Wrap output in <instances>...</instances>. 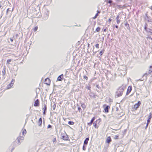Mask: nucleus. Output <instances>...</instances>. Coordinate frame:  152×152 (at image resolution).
Returning <instances> with one entry per match:
<instances>
[{"mask_svg":"<svg viewBox=\"0 0 152 152\" xmlns=\"http://www.w3.org/2000/svg\"><path fill=\"white\" fill-rule=\"evenodd\" d=\"M148 117V119H150L151 118V113H150V115Z\"/></svg>","mask_w":152,"mask_h":152,"instance_id":"nucleus-44","label":"nucleus"},{"mask_svg":"<svg viewBox=\"0 0 152 152\" xmlns=\"http://www.w3.org/2000/svg\"><path fill=\"white\" fill-rule=\"evenodd\" d=\"M147 24L145 23V27H144V29L145 30V31H146L147 32H148V31L147 30Z\"/></svg>","mask_w":152,"mask_h":152,"instance_id":"nucleus-21","label":"nucleus"},{"mask_svg":"<svg viewBox=\"0 0 152 152\" xmlns=\"http://www.w3.org/2000/svg\"><path fill=\"white\" fill-rule=\"evenodd\" d=\"M14 149V148H12V150H13V149Z\"/></svg>","mask_w":152,"mask_h":152,"instance_id":"nucleus-64","label":"nucleus"},{"mask_svg":"<svg viewBox=\"0 0 152 152\" xmlns=\"http://www.w3.org/2000/svg\"><path fill=\"white\" fill-rule=\"evenodd\" d=\"M39 105V101L38 99H37L34 103V105L35 107L38 106Z\"/></svg>","mask_w":152,"mask_h":152,"instance_id":"nucleus-10","label":"nucleus"},{"mask_svg":"<svg viewBox=\"0 0 152 152\" xmlns=\"http://www.w3.org/2000/svg\"><path fill=\"white\" fill-rule=\"evenodd\" d=\"M113 2V1L112 0H109L108 1V3L109 4H111Z\"/></svg>","mask_w":152,"mask_h":152,"instance_id":"nucleus-34","label":"nucleus"},{"mask_svg":"<svg viewBox=\"0 0 152 152\" xmlns=\"http://www.w3.org/2000/svg\"><path fill=\"white\" fill-rule=\"evenodd\" d=\"M92 123L91 122H90L89 123H88V125L89 126H91L92 125Z\"/></svg>","mask_w":152,"mask_h":152,"instance_id":"nucleus-35","label":"nucleus"},{"mask_svg":"<svg viewBox=\"0 0 152 152\" xmlns=\"http://www.w3.org/2000/svg\"><path fill=\"white\" fill-rule=\"evenodd\" d=\"M26 130L25 129H24V130L23 131L22 133L23 134V135H24V133L26 134Z\"/></svg>","mask_w":152,"mask_h":152,"instance_id":"nucleus-27","label":"nucleus"},{"mask_svg":"<svg viewBox=\"0 0 152 152\" xmlns=\"http://www.w3.org/2000/svg\"><path fill=\"white\" fill-rule=\"evenodd\" d=\"M37 29H38V27H37V26L35 27L34 28V31H36L37 30Z\"/></svg>","mask_w":152,"mask_h":152,"instance_id":"nucleus-30","label":"nucleus"},{"mask_svg":"<svg viewBox=\"0 0 152 152\" xmlns=\"http://www.w3.org/2000/svg\"><path fill=\"white\" fill-rule=\"evenodd\" d=\"M151 9L152 10V6L150 7Z\"/></svg>","mask_w":152,"mask_h":152,"instance_id":"nucleus-62","label":"nucleus"},{"mask_svg":"<svg viewBox=\"0 0 152 152\" xmlns=\"http://www.w3.org/2000/svg\"><path fill=\"white\" fill-rule=\"evenodd\" d=\"M148 32L150 33V35H151L152 34V32L150 31H148Z\"/></svg>","mask_w":152,"mask_h":152,"instance_id":"nucleus-52","label":"nucleus"},{"mask_svg":"<svg viewBox=\"0 0 152 152\" xmlns=\"http://www.w3.org/2000/svg\"><path fill=\"white\" fill-rule=\"evenodd\" d=\"M10 40L12 42L13 41V39L12 38H10Z\"/></svg>","mask_w":152,"mask_h":152,"instance_id":"nucleus-47","label":"nucleus"},{"mask_svg":"<svg viewBox=\"0 0 152 152\" xmlns=\"http://www.w3.org/2000/svg\"><path fill=\"white\" fill-rule=\"evenodd\" d=\"M45 112L46 111L43 110V113L44 115L45 114Z\"/></svg>","mask_w":152,"mask_h":152,"instance_id":"nucleus-54","label":"nucleus"},{"mask_svg":"<svg viewBox=\"0 0 152 152\" xmlns=\"http://www.w3.org/2000/svg\"><path fill=\"white\" fill-rule=\"evenodd\" d=\"M111 140H112L111 137L110 136H109L107 138L106 140V142L109 144L111 142Z\"/></svg>","mask_w":152,"mask_h":152,"instance_id":"nucleus-9","label":"nucleus"},{"mask_svg":"<svg viewBox=\"0 0 152 152\" xmlns=\"http://www.w3.org/2000/svg\"><path fill=\"white\" fill-rule=\"evenodd\" d=\"M112 20V19L110 18H109L108 20V21L109 22H110Z\"/></svg>","mask_w":152,"mask_h":152,"instance_id":"nucleus-49","label":"nucleus"},{"mask_svg":"<svg viewBox=\"0 0 152 152\" xmlns=\"http://www.w3.org/2000/svg\"><path fill=\"white\" fill-rule=\"evenodd\" d=\"M95 47L97 48H99V44H97L95 45Z\"/></svg>","mask_w":152,"mask_h":152,"instance_id":"nucleus-36","label":"nucleus"},{"mask_svg":"<svg viewBox=\"0 0 152 152\" xmlns=\"http://www.w3.org/2000/svg\"><path fill=\"white\" fill-rule=\"evenodd\" d=\"M53 110H54L55 109L56 107V104H54L53 105Z\"/></svg>","mask_w":152,"mask_h":152,"instance_id":"nucleus-32","label":"nucleus"},{"mask_svg":"<svg viewBox=\"0 0 152 152\" xmlns=\"http://www.w3.org/2000/svg\"><path fill=\"white\" fill-rule=\"evenodd\" d=\"M6 74V66H4L3 67V70L2 71V75L3 76V78L4 79H5V75Z\"/></svg>","mask_w":152,"mask_h":152,"instance_id":"nucleus-4","label":"nucleus"},{"mask_svg":"<svg viewBox=\"0 0 152 152\" xmlns=\"http://www.w3.org/2000/svg\"><path fill=\"white\" fill-rule=\"evenodd\" d=\"M119 7L120 8H123V7H125L124 5H123V6L119 5Z\"/></svg>","mask_w":152,"mask_h":152,"instance_id":"nucleus-43","label":"nucleus"},{"mask_svg":"<svg viewBox=\"0 0 152 152\" xmlns=\"http://www.w3.org/2000/svg\"><path fill=\"white\" fill-rule=\"evenodd\" d=\"M107 28H106L104 30V32H106V30H107Z\"/></svg>","mask_w":152,"mask_h":152,"instance_id":"nucleus-50","label":"nucleus"},{"mask_svg":"<svg viewBox=\"0 0 152 152\" xmlns=\"http://www.w3.org/2000/svg\"><path fill=\"white\" fill-rule=\"evenodd\" d=\"M96 18H97V17H96L95 16H94V17H93V19H96Z\"/></svg>","mask_w":152,"mask_h":152,"instance_id":"nucleus-56","label":"nucleus"},{"mask_svg":"<svg viewBox=\"0 0 152 152\" xmlns=\"http://www.w3.org/2000/svg\"><path fill=\"white\" fill-rule=\"evenodd\" d=\"M117 20V23L118 24L120 23V20L119 19L116 20Z\"/></svg>","mask_w":152,"mask_h":152,"instance_id":"nucleus-40","label":"nucleus"},{"mask_svg":"<svg viewBox=\"0 0 152 152\" xmlns=\"http://www.w3.org/2000/svg\"><path fill=\"white\" fill-rule=\"evenodd\" d=\"M104 53V50H101L99 54H100V56H102Z\"/></svg>","mask_w":152,"mask_h":152,"instance_id":"nucleus-25","label":"nucleus"},{"mask_svg":"<svg viewBox=\"0 0 152 152\" xmlns=\"http://www.w3.org/2000/svg\"><path fill=\"white\" fill-rule=\"evenodd\" d=\"M83 149L84 151L86 149V148L84 145H83Z\"/></svg>","mask_w":152,"mask_h":152,"instance_id":"nucleus-41","label":"nucleus"},{"mask_svg":"<svg viewBox=\"0 0 152 152\" xmlns=\"http://www.w3.org/2000/svg\"><path fill=\"white\" fill-rule=\"evenodd\" d=\"M116 110L117 111H118V109H119L118 108V107H116Z\"/></svg>","mask_w":152,"mask_h":152,"instance_id":"nucleus-58","label":"nucleus"},{"mask_svg":"<svg viewBox=\"0 0 152 152\" xmlns=\"http://www.w3.org/2000/svg\"><path fill=\"white\" fill-rule=\"evenodd\" d=\"M87 88H88V89L90 90V87H88Z\"/></svg>","mask_w":152,"mask_h":152,"instance_id":"nucleus-60","label":"nucleus"},{"mask_svg":"<svg viewBox=\"0 0 152 152\" xmlns=\"http://www.w3.org/2000/svg\"><path fill=\"white\" fill-rule=\"evenodd\" d=\"M150 119H148L147 120V124H148L150 122Z\"/></svg>","mask_w":152,"mask_h":152,"instance_id":"nucleus-39","label":"nucleus"},{"mask_svg":"<svg viewBox=\"0 0 152 152\" xmlns=\"http://www.w3.org/2000/svg\"><path fill=\"white\" fill-rule=\"evenodd\" d=\"M95 117H93L92 119H91V122L92 123H93V121H94V120H95Z\"/></svg>","mask_w":152,"mask_h":152,"instance_id":"nucleus-23","label":"nucleus"},{"mask_svg":"<svg viewBox=\"0 0 152 152\" xmlns=\"http://www.w3.org/2000/svg\"><path fill=\"white\" fill-rule=\"evenodd\" d=\"M93 126H94L95 127V128H96L97 124L95 122H94L93 123Z\"/></svg>","mask_w":152,"mask_h":152,"instance_id":"nucleus-28","label":"nucleus"},{"mask_svg":"<svg viewBox=\"0 0 152 152\" xmlns=\"http://www.w3.org/2000/svg\"><path fill=\"white\" fill-rule=\"evenodd\" d=\"M62 139L64 140L67 141L69 140V138L68 137L67 135L66 134L65 135L62 136Z\"/></svg>","mask_w":152,"mask_h":152,"instance_id":"nucleus-7","label":"nucleus"},{"mask_svg":"<svg viewBox=\"0 0 152 152\" xmlns=\"http://www.w3.org/2000/svg\"><path fill=\"white\" fill-rule=\"evenodd\" d=\"M81 107L84 109L86 108V106L85 104H83L81 105Z\"/></svg>","mask_w":152,"mask_h":152,"instance_id":"nucleus-24","label":"nucleus"},{"mask_svg":"<svg viewBox=\"0 0 152 152\" xmlns=\"http://www.w3.org/2000/svg\"><path fill=\"white\" fill-rule=\"evenodd\" d=\"M78 109L79 112H80V110H81V109L80 107H78Z\"/></svg>","mask_w":152,"mask_h":152,"instance_id":"nucleus-45","label":"nucleus"},{"mask_svg":"<svg viewBox=\"0 0 152 152\" xmlns=\"http://www.w3.org/2000/svg\"><path fill=\"white\" fill-rule=\"evenodd\" d=\"M119 15H118L117 16L116 19V20H118V19H119Z\"/></svg>","mask_w":152,"mask_h":152,"instance_id":"nucleus-48","label":"nucleus"},{"mask_svg":"<svg viewBox=\"0 0 152 152\" xmlns=\"http://www.w3.org/2000/svg\"><path fill=\"white\" fill-rule=\"evenodd\" d=\"M118 136L117 135H115V139H118Z\"/></svg>","mask_w":152,"mask_h":152,"instance_id":"nucleus-42","label":"nucleus"},{"mask_svg":"<svg viewBox=\"0 0 152 152\" xmlns=\"http://www.w3.org/2000/svg\"><path fill=\"white\" fill-rule=\"evenodd\" d=\"M21 138V142H22V141L24 139V137H23L19 136Z\"/></svg>","mask_w":152,"mask_h":152,"instance_id":"nucleus-29","label":"nucleus"},{"mask_svg":"<svg viewBox=\"0 0 152 152\" xmlns=\"http://www.w3.org/2000/svg\"><path fill=\"white\" fill-rule=\"evenodd\" d=\"M11 61H12L11 59H8V60H7V63H9V62H11Z\"/></svg>","mask_w":152,"mask_h":152,"instance_id":"nucleus-38","label":"nucleus"},{"mask_svg":"<svg viewBox=\"0 0 152 152\" xmlns=\"http://www.w3.org/2000/svg\"><path fill=\"white\" fill-rule=\"evenodd\" d=\"M115 28H118V26L117 25H115Z\"/></svg>","mask_w":152,"mask_h":152,"instance_id":"nucleus-57","label":"nucleus"},{"mask_svg":"<svg viewBox=\"0 0 152 152\" xmlns=\"http://www.w3.org/2000/svg\"><path fill=\"white\" fill-rule=\"evenodd\" d=\"M89 140V138L88 137L86 138L84 142V145H87L88 143V141Z\"/></svg>","mask_w":152,"mask_h":152,"instance_id":"nucleus-13","label":"nucleus"},{"mask_svg":"<svg viewBox=\"0 0 152 152\" xmlns=\"http://www.w3.org/2000/svg\"><path fill=\"white\" fill-rule=\"evenodd\" d=\"M83 78L86 79V80H87L88 79V77L87 76L85 75L83 76Z\"/></svg>","mask_w":152,"mask_h":152,"instance_id":"nucleus-31","label":"nucleus"},{"mask_svg":"<svg viewBox=\"0 0 152 152\" xmlns=\"http://www.w3.org/2000/svg\"><path fill=\"white\" fill-rule=\"evenodd\" d=\"M13 85V83H10L7 86V88L9 89L11 87H12Z\"/></svg>","mask_w":152,"mask_h":152,"instance_id":"nucleus-17","label":"nucleus"},{"mask_svg":"<svg viewBox=\"0 0 152 152\" xmlns=\"http://www.w3.org/2000/svg\"><path fill=\"white\" fill-rule=\"evenodd\" d=\"M125 26L128 30H130V27H129V24L128 23H125Z\"/></svg>","mask_w":152,"mask_h":152,"instance_id":"nucleus-16","label":"nucleus"},{"mask_svg":"<svg viewBox=\"0 0 152 152\" xmlns=\"http://www.w3.org/2000/svg\"><path fill=\"white\" fill-rule=\"evenodd\" d=\"M148 126V124H147V125L145 127V129H146V128H147Z\"/></svg>","mask_w":152,"mask_h":152,"instance_id":"nucleus-59","label":"nucleus"},{"mask_svg":"<svg viewBox=\"0 0 152 152\" xmlns=\"http://www.w3.org/2000/svg\"><path fill=\"white\" fill-rule=\"evenodd\" d=\"M110 107L108 105L106 106L104 108V110L105 112L106 113H108L109 112V109Z\"/></svg>","mask_w":152,"mask_h":152,"instance_id":"nucleus-11","label":"nucleus"},{"mask_svg":"<svg viewBox=\"0 0 152 152\" xmlns=\"http://www.w3.org/2000/svg\"><path fill=\"white\" fill-rule=\"evenodd\" d=\"M56 139L55 138H54L53 140V142L54 143V142H55L56 143Z\"/></svg>","mask_w":152,"mask_h":152,"instance_id":"nucleus-33","label":"nucleus"},{"mask_svg":"<svg viewBox=\"0 0 152 152\" xmlns=\"http://www.w3.org/2000/svg\"><path fill=\"white\" fill-rule=\"evenodd\" d=\"M141 104V102L140 101H138V102L135 104L132 107V108L134 109L135 110L137 109L139 107Z\"/></svg>","mask_w":152,"mask_h":152,"instance_id":"nucleus-3","label":"nucleus"},{"mask_svg":"<svg viewBox=\"0 0 152 152\" xmlns=\"http://www.w3.org/2000/svg\"><path fill=\"white\" fill-rule=\"evenodd\" d=\"M45 84H46L48 85H50V80L49 78H46L45 80Z\"/></svg>","mask_w":152,"mask_h":152,"instance_id":"nucleus-5","label":"nucleus"},{"mask_svg":"<svg viewBox=\"0 0 152 152\" xmlns=\"http://www.w3.org/2000/svg\"><path fill=\"white\" fill-rule=\"evenodd\" d=\"M14 81H15V80L13 79H12V80L11 83H14Z\"/></svg>","mask_w":152,"mask_h":152,"instance_id":"nucleus-46","label":"nucleus"},{"mask_svg":"<svg viewBox=\"0 0 152 152\" xmlns=\"http://www.w3.org/2000/svg\"><path fill=\"white\" fill-rule=\"evenodd\" d=\"M144 18L145 20H147L148 22H150L152 23V19L150 17L148 16L147 13L145 14Z\"/></svg>","mask_w":152,"mask_h":152,"instance_id":"nucleus-2","label":"nucleus"},{"mask_svg":"<svg viewBox=\"0 0 152 152\" xmlns=\"http://www.w3.org/2000/svg\"><path fill=\"white\" fill-rule=\"evenodd\" d=\"M98 14L96 13L95 15V16L97 17L98 16Z\"/></svg>","mask_w":152,"mask_h":152,"instance_id":"nucleus-55","label":"nucleus"},{"mask_svg":"<svg viewBox=\"0 0 152 152\" xmlns=\"http://www.w3.org/2000/svg\"><path fill=\"white\" fill-rule=\"evenodd\" d=\"M42 110L44 111H46L47 110V106L45 104L44 107L42 108Z\"/></svg>","mask_w":152,"mask_h":152,"instance_id":"nucleus-19","label":"nucleus"},{"mask_svg":"<svg viewBox=\"0 0 152 152\" xmlns=\"http://www.w3.org/2000/svg\"><path fill=\"white\" fill-rule=\"evenodd\" d=\"M68 123L69 125H73L74 124V122L72 121H69L68 122Z\"/></svg>","mask_w":152,"mask_h":152,"instance_id":"nucleus-20","label":"nucleus"},{"mask_svg":"<svg viewBox=\"0 0 152 152\" xmlns=\"http://www.w3.org/2000/svg\"><path fill=\"white\" fill-rule=\"evenodd\" d=\"M96 52H94L93 53L95 54V53H96Z\"/></svg>","mask_w":152,"mask_h":152,"instance_id":"nucleus-63","label":"nucleus"},{"mask_svg":"<svg viewBox=\"0 0 152 152\" xmlns=\"http://www.w3.org/2000/svg\"><path fill=\"white\" fill-rule=\"evenodd\" d=\"M151 73H149L148 72V71L146 73H145L144 75H143V76H145V77H146L149 74H150Z\"/></svg>","mask_w":152,"mask_h":152,"instance_id":"nucleus-18","label":"nucleus"},{"mask_svg":"<svg viewBox=\"0 0 152 152\" xmlns=\"http://www.w3.org/2000/svg\"><path fill=\"white\" fill-rule=\"evenodd\" d=\"M64 77V75L63 74H62L59 75L57 78V81H61L62 80V78Z\"/></svg>","mask_w":152,"mask_h":152,"instance_id":"nucleus-8","label":"nucleus"},{"mask_svg":"<svg viewBox=\"0 0 152 152\" xmlns=\"http://www.w3.org/2000/svg\"><path fill=\"white\" fill-rule=\"evenodd\" d=\"M52 126L51 125L49 124L48 125V128H51Z\"/></svg>","mask_w":152,"mask_h":152,"instance_id":"nucleus-37","label":"nucleus"},{"mask_svg":"<svg viewBox=\"0 0 152 152\" xmlns=\"http://www.w3.org/2000/svg\"><path fill=\"white\" fill-rule=\"evenodd\" d=\"M17 141L18 142V145H20V144L21 141V138L20 137H18L17 139Z\"/></svg>","mask_w":152,"mask_h":152,"instance_id":"nucleus-15","label":"nucleus"},{"mask_svg":"<svg viewBox=\"0 0 152 152\" xmlns=\"http://www.w3.org/2000/svg\"><path fill=\"white\" fill-rule=\"evenodd\" d=\"M148 71L149 73H151L152 72V64L149 67Z\"/></svg>","mask_w":152,"mask_h":152,"instance_id":"nucleus-14","label":"nucleus"},{"mask_svg":"<svg viewBox=\"0 0 152 152\" xmlns=\"http://www.w3.org/2000/svg\"><path fill=\"white\" fill-rule=\"evenodd\" d=\"M96 87L98 88L99 89V88H100V87L99 86V85H97L96 86Z\"/></svg>","mask_w":152,"mask_h":152,"instance_id":"nucleus-53","label":"nucleus"},{"mask_svg":"<svg viewBox=\"0 0 152 152\" xmlns=\"http://www.w3.org/2000/svg\"><path fill=\"white\" fill-rule=\"evenodd\" d=\"M132 89V87L131 86H129L127 88L126 93V95H128L131 91Z\"/></svg>","mask_w":152,"mask_h":152,"instance_id":"nucleus-6","label":"nucleus"},{"mask_svg":"<svg viewBox=\"0 0 152 152\" xmlns=\"http://www.w3.org/2000/svg\"><path fill=\"white\" fill-rule=\"evenodd\" d=\"M42 119L41 118H40L38 122V124L39 126H41L42 125Z\"/></svg>","mask_w":152,"mask_h":152,"instance_id":"nucleus-12","label":"nucleus"},{"mask_svg":"<svg viewBox=\"0 0 152 152\" xmlns=\"http://www.w3.org/2000/svg\"><path fill=\"white\" fill-rule=\"evenodd\" d=\"M100 29V28L99 27H98L96 29V32H99V31Z\"/></svg>","mask_w":152,"mask_h":152,"instance_id":"nucleus-22","label":"nucleus"},{"mask_svg":"<svg viewBox=\"0 0 152 152\" xmlns=\"http://www.w3.org/2000/svg\"><path fill=\"white\" fill-rule=\"evenodd\" d=\"M125 88V87L122 86L120 87L117 89L115 93L117 97H118L122 95L124 90Z\"/></svg>","mask_w":152,"mask_h":152,"instance_id":"nucleus-1","label":"nucleus"},{"mask_svg":"<svg viewBox=\"0 0 152 152\" xmlns=\"http://www.w3.org/2000/svg\"><path fill=\"white\" fill-rule=\"evenodd\" d=\"M9 8H8L7 9V12H6V14L7 15V14L10 11V10H9Z\"/></svg>","mask_w":152,"mask_h":152,"instance_id":"nucleus-26","label":"nucleus"},{"mask_svg":"<svg viewBox=\"0 0 152 152\" xmlns=\"http://www.w3.org/2000/svg\"><path fill=\"white\" fill-rule=\"evenodd\" d=\"M149 38L151 40H152V38H151V37H149Z\"/></svg>","mask_w":152,"mask_h":152,"instance_id":"nucleus-61","label":"nucleus"},{"mask_svg":"<svg viewBox=\"0 0 152 152\" xmlns=\"http://www.w3.org/2000/svg\"><path fill=\"white\" fill-rule=\"evenodd\" d=\"M97 14L99 13H100V12L99 11V10H97Z\"/></svg>","mask_w":152,"mask_h":152,"instance_id":"nucleus-51","label":"nucleus"}]
</instances>
